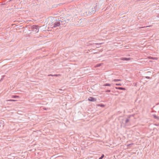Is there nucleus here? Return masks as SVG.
<instances>
[{
    "label": "nucleus",
    "instance_id": "f257e3e1",
    "mask_svg": "<svg viewBox=\"0 0 159 159\" xmlns=\"http://www.w3.org/2000/svg\"><path fill=\"white\" fill-rule=\"evenodd\" d=\"M61 20L60 19L55 20L52 24L51 25L52 28H55L61 25Z\"/></svg>",
    "mask_w": 159,
    "mask_h": 159
},
{
    "label": "nucleus",
    "instance_id": "f03ea898",
    "mask_svg": "<svg viewBox=\"0 0 159 159\" xmlns=\"http://www.w3.org/2000/svg\"><path fill=\"white\" fill-rule=\"evenodd\" d=\"M60 19L61 20V25L62 26H65L66 25V24L68 23L69 21V20H66L63 18H60Z\"/></svg>",
    "mask_w": 159,
    "mask_h": 159
},
{
    "label": "nucleus",
    "instance_id": "7ed1b4c3",
    "mask_svg": "<svg viewBox=\"0 0 159 159\" xmlns=\"http://www.w3.org/2000/svg\"><path fill=\"white\" fill-rule=\"evenodd\" d=\"M32 30L34 31L38 32L39 31L38 26L37 25H34L32 26L31 27Z\"/></svg>",
    "mask_w": 159,
    "mask_h": 159
},
{
    "label": "nucleus",
    "instance_id": "20e7f679",
    "mask_svg": "<svg viewBox=\"0 0 159 159\" xmlns=\"http://www.w3.org/2000/svg\"><path fill=\"white\" fill-rule=\"evenodd\" d=\"M131 116V115H130L129 116L128 118L126 119V120H125V122L124 123V127H125L127 125V124L129 121V118H130Z\"/></svg>",
    "mask_w": 159,
    "mask_h": 159
},
{
    "label": "nucleus",
    "instance_id": "39448f33",
    "mask_svg": "<svg viewBox=\"0 0 159 159\" xmlns=\"http://www.w3.org/2000/svg\"><path fill=\"white\" fill-rule=\"evenodd\" d=\"M88 100L91 102H95L96 101V99L95 98L92 97H90L89 99Z\"/></svg>",
    "mask_w": 159,
    "mask_h": 159
},
{
    "label": "nucleus",
    "instance_id": "423d86ee",
    "mask_svg": "<svg viewBox=\"0 0 159 159\" xmlns=\"http://www.w3.org/2000/svg\"><path fill=\"white\" fill-rule=\"evenodd\" d=\"M130 59V58L121 57L120 58V60L123 61H129Z\"/></svg>",
    "mask_w": 159,
    "mask_h": 159
},
{
    "label": "nucleus",
    "instance_id": "0eeeda50",
    "mask_svg": "<svg viewBox=\"0 0 159 159\" xmlns=\"http://www.w3.org/2000/svg\"><path fill=\"white\" fill-rule=\"evenodd\" d=\"M124 119H122L121 121H120V123L121 124L120 126L121 127L123 126L124 127Z\"/></svg>",
    "mask_w": 159,
    "mask_h": 159
},
{
    "label": "nucleus",
    "instance_id": "6e6552de",
    "mask_svg": "<svg viewBox=\"0 0 159 159\" xmlns=\"http://www.w3.org/2000/svg\"><path fill=\"white\" fill-rule=\"evenodd\" d=\"M115 88L116 89L122 90H125V89H126L124 88L120 87H116Z\"/></svg>",
    "mask_w": 159,
    "mask_h": 159
},
{
    "label": "nucleus",
    "instance_id": "1a4fd4ad",
    "mask_svg": "<svg viewBox=\"0 0 159 159\" xmlns=\"http://www.w3.org/2000/svg\"><path fill=\"white\" fill-rule=\"evenodd\" d=\"M111 84H109L108 83H106L103 85L104 86H111Z\"/></svg>",
    "mask_w": 159,
    "mask_h": 159
},
{
    "label": "nucleus",
    "instance_id": "9d476101",
    "mask_svg": "<svg viewBox=\"0 0 159 159\" xmlns=\"http://www.w3.org/2000/svg\"><path fill=\"white\" fill-rule=\"evenodd\" d=\"M153 116L155 119L157 120H159V116H157L155 115H153Z\"/></svg>",
    "mask_w": 159,
    "mask_h": 159
},
{
    "label": "nucleus",
    "instance_id": "9b49d317",
    "mask_svg": "<svg viewBox=\"0 0 159 159\" xmlns=\"http://www.w3.org/2000/svg\"><path fill=\"white\" fill-rule=\"evenodd\" d=\"M121 81V80H120V79H114L113 80V81H114V82H116V81Z\"/></svg>",
    "mask_w": 159,
    "mask_h": 159
},
{
    "label": "nucleus",
    "instance_id": "f8f14e48",
    "mask_svg": "<svg viewBox=\"0 0 159 159\" xmlns=\"http://www.w3.org/2000/svg\"><path fill=\"white\" fill-rule=\"evenodd\" d=\"M19 98V96H16V95L13 96L12 97V98Z\"/></svg>",
    "mask_w": 159,
    "mask_h": 159
},
{
    "label": "nucleus",
    "instance_id": "ddd939ff",
    "mask_svg": "<svg viewBox=\"0 0 159 159\" xmlns=\"http://www.w3.org/2000/svg\"><path fill=\"white\" fill-rule=\"evenodd\" d=\"M98 106H100L102 107H105V105H104L102 104H99Z\"/></svg>",
    "mask_w": 159,
    "mask_h": 159
},
{
    "label": "nucleus",
    "instance_id": "4468645a",
    "mask_svg": "<svg viewBox=\"0 0 159 159\" xmlns=\"http://www.w3.org/2000/svg\"><path fill=\"white\" fill-rule=\"evenodd\" d=\"M104 156V155L102 154L101 156L99 158V159H102L103 158Z\"/></svg>",
    "mask_w": 159,
    "mask_h": 159
},
{
    "label": "nucleus",
    "instance_id": "2eb2a0df",
    "mask_svg": "<svg viewBox=\"0 0 159 159\" xmlns=\"http://www.w3.org/2000/svg\"><path fill=\"white\" fill-rule=\"evenodd\" d=\"M95 9V8H92V13H91V14H93L94 13H95V10H94Z\"/></svg>",
    "mask_w": 159,
    "mask_h": 159
},
{
    "label": "nucleus",
    "instance_id": "dca6fc26",
    "mask_svg": "<svg viewBox=\"0 0 159 159\" xmlns=\"http://www.w3.org/2000/svg\"><path fill=\"white\" fill-rule=\"evenodd\" d=\"M116 86H121V84H116Z\"/></svg>",
    "mask_w": 159,
    "mask_h": 159
},
{
    "label": "nucleus",
    "instance_id": "f3484780",
    "mask_svg": "<svg viewBox=\"0 0 159 159\" xmlns=\"http://www.w3.org/2000/svg\"><path fill=\"white\" fill-rule=\"evenodd\" d=\"M101 66V64H97L96 65V66H97V67H99V66Z\"/></svg>",
    "mask_w": 159,
    "mask_h": 159
},
{
    "label": "nucleus",
    "instance_id": "a211bd4d",
    "mask_svg": "<svg viewBox=\"0 0 159 159\" xmlns=\"http://www.w3.org/2000/svg\"><path fill=\"white\" fill-rule=\"evenodd\" d=\"M16 101V100H11V99L8 100V101Z\"/></svg>",
    "mask_w": 159,
    "mask_h": 159
},
{
    "label": "nucleus",
    "instance_id": "6ab92c4d",
    "mask_svg": "<svg viewBox=\"0 0 159 159\" xmlns=\"http://www.w3.org/2000/svg\"><path fill=\"white\" fill-rule=\"evenodd\" d=\"M111 92V90H107L106 91V92L109 93Z\"/></svg>",
    "mask_w": 159,
    "mask_h": 159
},
{
    "label": "nucleus",
    "instance_id": "aec40b11",
    "mask_svg": "<svg viewBox=\"0 0 159 159\" xmlns=\"http://www.w3.org/2000/svg\"><path fill=\"white\" fill-rule=\"evenodd\" d=\"M146 78L148 79H151V78L150 77H148V76H146Z\"/></svg>",
    "mask_w": 159,
    "mask_h": 159
},
{
    "label": "nucleus",
    "instance_id": "412c9836",
    "mask_svg": "<svg viewBox=\"0 0 159 159\" xmlns=\"http://www.w3.org/2000/svg\"><path fill=\"white\" fill-rule=\"evenodd\" d=\"M102 43H95V44H96V45H100V44H102Z\"/></svg>",
    "mask_w": 159,
    "mask_h": 159
},
{
    "label": "nucleus",
    "instance_id": "4be33fe9",
    "mask_svg": "<svg viewBox=\"0 0 159 159\" xmlns=\"http://www.w3.org/2000/svg\"><path fill=\"white\" fill-rule=\"evenodd\" d=\"M48 76H53V75H52V74H50V75H48Z\"/></svg>",
    "mask_w": 159,
    "mask_h": 159
},
{
    "label": "nucleus",
    "instance_id": "5701e85b",
    "mask_svg": "<svg viewBox=\"0 0 159 159\" xmlns=\"http://www.w3.org/2000/svg\"><path fill=\"white\" fill-rule=\"evenodd\" d=\"M58 75L56 74V75H53V76H57Z\"/></svg>",
    "mask_w": 159,
    "mask_h": 159
},
{
    "label": "nucleus",
    "instance_id": "b1692460",
    "mask_svg": "<svg viewBox=\"0 0 159 159\" xmlns=\"http://www.w3.org/2000/svg\"><path fill=\"white\" fill-rule=\"evenodd\" d=\"M5 76L4 75H3L2 76V78L1 79V80H2L3 79V77H4Z\"/></svg>",
    "mask_w": 159,
    "mask_h": 159
},
{
    "label": "nucleus",
    "instance_id": "393cba45",
    "mask_svg": "<svg viewBox=\"0 0 159 159\" xmlns=\"http://www.w3.org/2000/svg\"><path fill=\"white\" fill-rule=\"evenodd\" d=\"M131 144H128V145H127V146L128 147H129V146H130Z\"/></svg>",
    "mask_w": 159,
    "mask_h": 159
},
{
    "label": "nucleus",
    "instance_id": "a878e982",
    "mask_svg": "<svg viewBox=\"0 0 159 159\" xmlns=\"http://www.w3.org/2000/svg\"><path fill=\"white\" fill-rule=\"evenodd\" d=\"M157 17H159V14L157 16Z\"/></svg>",
    "mask_w": 159,
    "mask_h": 159
},
{
    "label": "nucleus",
    "instance_id": "bb28decb",
    "mask_svg": "<svg viewBox=\"0 0 159 159\" xmlns=\"http://www.w3.org/2000/svg\"><path fill=\"white\" fill-rule=\"evenodd\" d=\"M151 26V25H149V26H146V27H150Z\"/></svg>",
    "mask_w": 159,
    "mask_h": 159
}]
</instances>
